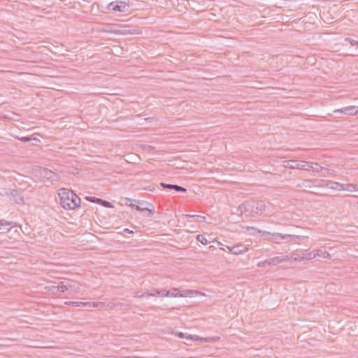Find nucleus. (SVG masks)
I'll list each match as a JSON object with an SVG mask.
<instances>
[{
	"mask_svg": "<svg viewBox=\"0 0 358 358\" xmlns=\"http://www.w3.org/2000/svg\"><path fill=\"white\" fill-rule=\"evenodd\" d=\"M238 211L243 213H248L250 215L252 213V201H244L238 208Z\"/></svg>",
	"mask_w": 358,
	"mask_h": 358,
	"instance_id": "nucleus-9",
	"label": "nucleus"
},
{
	"mask_svg": "<svg viewBox=\"0 0 358 358\" xmlns=\"http://www.w3.org/2000/svg\"><path fill=\"white\" fill-rule=\"evenodd\" d=\"M227 248L234 255L243 254L248 250V248L242 243L237 244L231 247L227 246Z\"/></svg>",
	"mask_w": 358,
	"mask_h": 358,
	"instance_id": "nucleus-7",
	"label": "nucleus"
},
{
	"mask_svg": "<svg viewBox=\"0 0 358 358\" xmlns=\"http://www.w3.org/2000/svg\"><path fill=\"white\" fill-rule=\"evenodd\" d=\"M57 291L64 292L69 289V287L64 282H60L57 287Z\"/></svg>",
	"mask_w": 358,
	"mask_h": 358,
	"instance_id": "nucleus-26",
	"label": "nucleus"
},
{
	"mask_svg": "<svg viewBox=\"0 0 358 358\" xmlns=\"http://www.w3.org/2000/svg\"><path fill=\"white\" fill-rule=\"evenodd\" d=\"M168 290L161 289L159 290V296L160 297H169V294H166Z\"/></svg>",
	"mask_w": 358,
	"mask_h": 358,
	"instance_id": "nucleus-37",
	"label": "nucleus"
},
{
	"mask_svg": "<svg viewBox=\"0 0 358 358\" xmlns=\"http://www.w3.org/2000/svg\"><path fill=\"white\" fill-rule=\"evenodd\" d=\"M352 187H354V184H352V183L343 184V188H342V190L352 192Z\"/></svg>",
	"mask_w": 358,
	"mask_h": 358,
	"instance_id": "nucleus-33",
	"label": "nucleus"
},
{
	"mask_svg": "<svg viewBox=\"0 0 358 358\" xmlns=\"http://www.w3.org/2000/svg\"><path fill=\"white\" fill-rule=\"evenodd\" d=\"M265 265H266V264H262V262H259V263L258 264V266H265Z\"/></svg>",
	"mask_w": 358,
	"mask_h": 358,
	"instance_id": "nucleus-42",
	"label": "nucleus"
},
{
	"mask_svg": "<svg viewBox=\"0 0 358 358\" xmlns=\"http://www.w3.org/2000/svg\"><path fill=\"white\" fill-rule=\"evenodd\" d=\"M335 113H344L345 115H354L358 113V107L352 106H347L345 108H342L341 109L335 110Z\"/></svg>",
	"mask_w": 358,
	"mask_h": 358,
	"instance_id": "nucleus-10",
	"label": "nucleus"
},
{
	"mask_svg": "<svg viewBox=\"0 0 358 358\" xmlns=\"http://www.w3.org/2000/svg\"><path fill=\"white\" fill-rule=\"evenodd\" d=\"M273 239L274 240H281L282 234L280 233H273L272 234Z\"/></svg>",
	"mask_w": 358,
	"mask_h": 358,
	"instance_id": "nucleus-36",
	"label": "nucleus"
},
{
	"mask_svg": "<svg viewBox=\"0 0 358 358\" xmlns=\"http://www.w3.org/2000/svg\"><path fill=\"white\" fill-rule=\"evenodd\" d=\"M197 241L200 242L203 245H207L210 242L206 239L203 234H198L196 237Z\"/></svg>",
	"mask_w": 358,
	"mask_h": 358,
	"instance_id": "nucleus-25",
	"label": "nucleus"
},
{
	"mask_svg": "<svg viewBox=\"0 0 358 358\" xmlns=\"http://www.w3.org/2000/svg\"><path fill=\"white\" fill-rule=\"evenodd\" d=\"M66 304L72 306L74 307H86V308H90L91 303H87V302H80V301H69L66 302Z\"/></svg>",
	"mask_w": 358,
	"mask_h": 358,
	"instance_id": "nucleus-16",
	"label": "nucleus"
},
{
	"mask_svg": "<svg viewBox=\"0 0 358 358\" xmlns=\"http://www.w3.org/2000/svg\"><path fill=\"white\" fill-rule=\"evenodd\" d=\"M344 41L345 42L350 43L351 45L356 46L357 48H358V41H355L351 38H345Z\"/></svg>",
	"mask_w": 358,
	"mask_h": 358,
	"instance_id": "nucleus-32",
	"label": "nucleus"
},
{
	"mask_svg": "<svg viewBox=\"0 0 358 358\" xmlns=\"http://www.w3.org/2000/svg\"><path fill=\"white\" fill-rule=\"evenodd\" d=\"M85 199L89 201H90V202L99 204V202L97 200L100 199V198L94 197V196H86Z\"/></svg>",
	"mask_w": 358,
	"mask_h": 358,
	"instance_id": "nucleus-34",
	"label": "nucleus"
},
{
	"mask_svg": "<svg viewBox=\"0 0 358 358\" xmlns=\"http://www.w3.org/2000/svg\"><path fill=\"white\" fill-rule=\"evenodd\" d=\"M97 201L99 202V204L101 205L103 207H106V208H112L113 207V204L110 201L103 200L102 199H98Z\"/></svg>",
	"mask_w": 358,
	"mask_h": 358,
	"instance_id": "nucleus-27",
	"label": "nucleus"
},
{
	"mask_svg": "<svg viewBox=\"0 0 358 358\" xmlns=\"http://www.w3.org/2000/svg\"><path fill=\"white\" fill-rule=\"evenodd\" d=\"M129 310V306L126 303H115L113 302L106 303V310Z\"/></svg>",
	"mask_w": 358,
	"mask_h": 358,
	"instance_id": "nucleus-11",
	"label": "nucleus"
},
{
	"mask_svg": "<svg viewBox=\"0 0 358 358\" xmlns=\"http://www.w3.org/2000/svg\"><path fill=\"white\" fill-rule=\"evenodd\" d=\"M289 258L286 255L278 256L262 262V264L277 265L278 264L286 262Z\"/></svg>",
	"mask_w": 358,
	"mask_h": 358,
	"instance_id": "nucleus-6",
	"label": "nucleus"
},
{
	"mask_svg": "<svg viewBox=\"0 0 358 358\" xmlns=\"http://www.w3.org/2000/svg\"><path fill=\"white\" fill-rule=\"evenodd\" d=\"M198 292L192 289H185L180 290V293L178 294L179 297H193L194 295L197 294Z\"/></svg>",
	"mask_w": 358,
	"mask_h": 358,
	"instance_id": "nucleus-15",
	"label": "nucleus"
},
{
	"mask_svg": "<svg viewBox=\"0 0 358 358\" xmlns=\"http://www.w3.org/2000/svg\"><path fill=\"white\" fill-rule=\"evenodd\" d=\"M357 188H358V185L354 184V187H352V192L354 190H356V189L357 190Z\"/></svg>",
	"mask_w": 358,
	"mask_h": 358,
	"instance_id": "nucleus-40",
	"label": "nucleus"
},
{
	"mask_svg": "<svg viewBox=\"0 0 358 358\" xmlns=\"http://www.w3.org/2000/svg\"><path fill=\"white\" fill-rule=\"evenodd\" d=\"M160 185L164 189H168L170 190H175L176 192H183L184 193V192H187L186 188H185L182 186L178 185L161 182Z\"/></svg>",
	"mask_w": 358,
	"mask_h": 358,
	"instance_id": "nucleus-12",
	"label": "nucleus"
},
{
	"mask_svg": "<svg viewBox=\"0 0 358 358\" xmlns=\"http://www.w3.org/2000/svg\"><path fill=\"white\" fill-rule=\"evenodd\" d=\"M180 293V290L178 288L173 287L170 290L167 291L166 294H169V297H177Z\"/></svg>",
	"mask_w": 358,
	"mask_h": 358,
	"instance_id": "nucleus-24",
	"label": "nucleus"
},
{
	"mask_svg": "<svg viewBox=\"0 0 358 358\" xmlns=\"http://www.w3.org/2000/svg\"><path fill=\"white\" fill-rule=\"evenodd\" d=\"M284 163V166L289 169L308 170L309 168H313L310 165V163L306 161L299 162L296 160H287L285 161Z\"/></svg>",
	"mask_w": 358,
	"mask_h": 358,
	"instance_id": "nucleus-3",
	"label": "nucleus"
},
{
	"mask_svg": "<svg viewBox=\"0 0 358 358\" xmlns=\"http://www.w3.org/2000/svg\"><path fill=\"white\" fill-rule=\"evenodd\" d=\"M314 258H315V251L304 252L303 253V256H302L303 259L309 260V259H313Z\"/></svg>",
	"mask_w": 358,
	"mask_h": 358,
	"instance_id": "nucleus-21",
	"label": "nucleus"
},
{
	"mask_svg": "<svg viewBox=\"0 0 358 358\" xmlns=\"http://www.w3.org/2000/svg\"><path fill=\"white\" fill-rule=\"evenodd\" d=\"M185 216H186V217H194V218H195V220H196L197 222H205V220H206V217H204V216H201V215H185Z\"/></svg>",
	"mask_w": 358,
	"mask_h": 358,
	"instance_id": "nucleus-28",
	"label": "nucleus"
},
{
	"mask_svg": "<svg viewBox=\"0 0 358 358\" xmlns=\"http://www.w3.org/2000/svg\"><path fill=\"white\" fill-rule=\"evenodd\" d=\"M59 203L66 210H74L80 204L81 200L72 190L61 188L59 190Z\"/></svg>",
	"mask_w": 358,
	"mask_h": 358,
	"instance_id": "nucleus-1",
	"label": "nucleus"
},
{
	"mask_svg": "<svg viewBox=\"0 0 358 358\" xmlns=\"http://www.w3.org/2000/svg\"><path fill=\"white\" fill-rule=\"evenodd\" d=\"M12 222L6 221L4 220H0V230H5L6 228L4 227L11 225Z\"/></svg>",
	"mask_w": 358,
	"mask_h": 358,
	"instance_id": "nucleus-29",
	"label": "nucleus"
},
{
	"mask_svg": "<svg viewBox=\"0 0 358 358\" xmlns=\"http://www.w3.org/2000/svg\"><path fill=\"white\" fill-rule=\"evenodd\" d=\"M266 205L263 201H252V213L261 215L265 211Z\"/></svg>",
	"mask_w": 358,
	"mask_h": 358,
	"instance_id": "nucleus-8",
	"label": "nucleus"
},
{
	"mask_svg": "<svg viewBox=\"0 0 358 358\" xmlns=\"http://www.w3.org/2000/svg\"><path fill=\"white\" fill-rule=\"evenodd\" d=\"M176 335L180 338H185L189 339V340H198L199 339V336H192L190 334L187 335L186 334H185L183 332H177L176 334Z\"/></svg>",
	"mask_w": 358,
	"mask_h": 358,
	"instance_id": "nucleus-18",
	"label": "nucleus"
},
{
	"mask_svg": "<svg viewBox=\"0 0 358 358\" xmlns=\"http://www.w3.org/2000/svg\"><path fill=\"white\" fill-rule=\"evenodd\" d=\"M124 231L125 233H127V234H134V231H131V230H130V229H124Z\"/></svg>",
	"mask_w": 358,
	"mask_h": 358,
	"instance_id": "nucleus-39",
	"label": "nucleus"
},
{
	"mask_svg": "<svg viewBox=\"0 0 358 358\" xmlns=\"http://www.w3.org/2000/svg\"><path fill=\"white\" fill-rule=\"evenodd\" d=\"M129 5L122 1H115L110 2L107 6V9L109 11L119 13L127 12L129 10Z\"/></svg>",
	"mask_w": 358,
	"mask_h": 358,
	"instance_id": "nucleus-2",
	"label": "nucleus"
},
{
	"mask_svg": "<svg viewBox=\"0 0 358 358\" xmlns=\"http://www.w3.org/2000/svg\"><path fill=\"white\" fill-rule=\"evenodd\" d=\"M302 236L297 235H289V234H282L281 240H285L287 242H289V238H296L297 240H301Z\"/></svg>",
	"mask_w": 358,
	"mask_h": 358,
	"instance_id": "nucleus-23",
	"label": "nucleus"
},
{
	"mask_svg": "<svg viewBox=\"0 0 358 358\" xmlns=\"http://www.w3.org/2000/svg\"><path fill=\"white\" fill-rule=\"evenodd\" d=\"M143 297H148V295L145 294V291L141 294H140V292H138L134 295V298H136V299H140V298H143Z\"/></svg>",
	"mask_w": 358,
	"mask_h": 358,
	"instance_id": "nucleus-35",
	"label": "nucleus"
},
{
	"mask_svg": "<svg viewBox=\"0 0 358 358\" xmlns=\"http://www.w3.org/2000/svg\"><path fill=\"white\" fill-rule=\"evenodd\" d=\"M127 200L128 201H134V203H137L138 206H140L141 207L152 206V204L151 203L143 200H136L132 199H127Z\"/></svg>",
	"mask_w": 358,
	"mask_h": 358,
	"instance_id": "nucleus-17",
	"label": "nucleus"
},
{
	"mask_svg": "<svg viewBox=\"0 0 358 358\" xmlns=\"http://www.w3.org/2000/svg\"><path fill=\"white\" fill-rule=\"evenodd\" d=\"M357 190H358V188H357Z\"/></svg>",
	"mask_w": 358,
	"mask_h": 358,
	"instance_id": "nucleus-43",
	"label": "nucleus"
},
{
	"mask_svg": "<svg viewBox=\"0 0 358 358\" xmlns=\"http://www.w3.org/2000/svg\"><path fill=\"white\" fill-rule=\"evenodd\" d=\"M38 173L40 176L44 179L52 181L57 180V175L47 168L41 167Z\"/></svg>",
	"mask_w": 358,
	"mask_h": 358,
	"instance_id": "nucleus-5",
	"label": "nucleus"
},
{
	"mask_svg": "<svg viewBox=\"0 0 358 358\" xmlns=\"http://www.w3.org/2000/svg\"><path fill=\"white\" fill-rule=\"evenodd\" d=\"M18 139L20 141L24 142V143L29 142V141H31L32 140H36V138H34L33 136H23V137H21V138H18Z\"/></svg>",
	"mask_w": 358,
	"mask_h": 358,
	"instance_id": "nucleus-31",
	"label": "nucleus"
},
{
	"mask_svg": "<svg viewBox=\"0 0 358 358\" xmlns=\"http://www.w3.org/2000/svg\"><path fill=\"white\" fill-rule=\"evenodd\" d=\"M319 186L338 190H342V188H343V184L333 181H327L325 184L319 185Z\"/></svg>",
	"mask_w": 358,
	"mask_h": 358,
	"instance_id": "nucleus-13",
	"label": "nucleus"
},
{
	"mask_svg": "<svg viewBox=\"0 0 358 358\" xmlns=\"http://www.w3.org/2000/svg\"><path fill=\"white\" fill-rule=\"evenodd\" d=\"M93 307L99 310L106 309V302H96L93 303Z\"/></svg>",
	"mask_w": 358,
	"mask_h": 358,
	"instance_id": "nucleus-30",
	"label": "nucleus"
},
{
	"mask_svg": "<svg viewBox=\"0 0 358 358\" xmlns=\"http://www.w3.org/2000/svg\"><path fill=\"white\" fill-rule=\"evenodd\" d=\"M258 233H262L263 234H271L269 232L267 231H262L261 230H258Z\"/></svg>",
	"mask_w": 358,
	"mask_h": 358,
	"instance_id": "nucleus-41",
	"label": "nucleus"
},
{
	"mask_svg": "<svg viewBox=\"0 0 358 358\" xmlns=\"http://www.w3.org/2000/svg\"><path fill=\"white\" fill-rule=\"evenodd\" d=\"M10 195L13 197L14 201L19 205H24V196L23 194V190L22 189H10Z\"/></svg>",
	"mask_w": 358,
	"mask_h": 358,
	"instance_id": "nucleus-4",
	"label": "nucleus"
},
{
	"mask_svg": "<svg viewBox=\"0 0 358 358\" xmlns=\"http://www.w3.org/2000/svg\"><path fill=\"white\" fill-rule=\"evenodd\" d=\"M135 210L141 212L146 215L150 216L155 214V210L154 206L141 207L140 206H135Z\"/></svg>",
	"mask_w": 358,
	"mask_h": 358,
	"instance_id": "nucleus-14",
	"label": "nucleus"
},
{
	"mask_svg": "<svg viewBox=\"0 0 358 358\" xmlns=\"http://www.w3.org/2000/svg\"><path fill=\"white\" fill-rule=\"evenodd\" d=\"M131 202H133V201H131ZM128 206L131 207V208L133 209H135V206H138L137 203H126Z\"/></svg>",
	"mask_w": 358,
	"mask_h": 358,
	"instance_id": "nucleus-38",
	"label": "nucleus"
},
{
	"mask_svg": "<svg viewBox=\"0 0 358 358\" xmlns=\"http://www.w3.org/2000/svg\"><path fill=\"white\" fill-rule=\"evenodd\" d=\"M145 294L149 296H159V289H152L145 291Z\"/></svg>",
	"mask_w": 358,
	"mask_h": 358,
	"instance_id": "nucleus-22",
	"label": "nucleus"
},
{
	"mask_svg": "<svg viewBox=\"0 0 358 358\" xmlns=\"http://www.w3.org/2000/svg\"><path fill=\"white\" fill-rule=\"evenodd\" d=\"M199 339H200L201 341H203L206 343H215L218 341L220 339V338L219 336H210L206 338L199 337Z\"/></svg>",
	"mask_w": 358,
	"mask_h": 358,
	"instance_id": "nucleus-20",
	"label": "nucleus"
},
{
	"mask_svg": "<svg viewBox=\"0 0 358 358\" xmlns=\"http://www.w3.org/2000/svg\"><path fill=\"white\" fill-rule=\"evenodd\" d=\"M315 257H321L323 258H329L330 256L327 251H326L324 250H322V249L315 250Z\"/></svg>",
	"mask_w": 358,
	"mask_h": 358,
	"instance_id": "nucleus-19",
	"label": "nucleus"
}]
</instances>
